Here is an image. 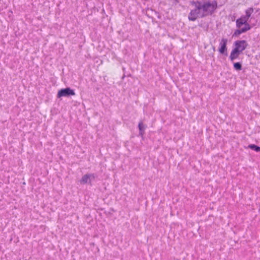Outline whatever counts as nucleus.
<instances>
[{"instance_id":"f257e3e1","label":"nucleus","mask_w":260,"mask_h":260,"mask_svg":"<svg viewBox=\"0 0 260 260\" xmlns=\"http://www.w3.org/2000/svg\"><path fill=\"white\" fill-rule=\"evenodd\" d=\"M197 6L199 7L203 14V16L212 13L217 7L216 3H205L197 2Z\"/></svg>"},{"instance_id":"f03ea898","label":"nucleus","mask_w":260,"mask_h":260,"mask_svg":"<svg viewBox=\"0 0 260 260\" xmlns=\"http://www.w3.org/2000/svg\"><path fill=\"white\" fill-rule=\"evenodd\" d=\"M195 9L191 10L188 15V19L191 21H194L199 17H203V14L201 13L199 7L197 6L196 3L195 4Z\"/></svg>"},{"instance_id":"7ed1b4c3","label":"nucleus","mask_w":260,"mask_h":260,"mask_svg":"<svg viewBox=\"0 0 260 260\" xmlns=\"http://www.w3.org/2000/svg\"><path fill=\"white\" fill-rule=\"evenodd\" d=\"M75 93L74 91L70 88H66L59 90L57 94L58 98L62 97L69 96L71 95H74Z\"/></svg>"},{"instance_id":"20e7f679","label":"nucleus","mask_w":260,"mask_h":260,"mask_svg":"<svg viewBox=\"0 0 260 260\" xmlns=\"http://www.w3.org/2000/svg\"><path fill=\"white\" fill-rule=\"evenodd\" d=\"M234 44V49L241 53L248 46V43L245 40L237 41L235 42Z\"/></svg>"},{"instance_id":"39448f33","label":"nucleus","mask_w":260,"mask_h":260,"mask_svg":"<svg viewBox=\"0 0 260 260\" xmlns=\"http://www.w3.org/2000/svg\"><path fill=\"white\" fill-rule=\"evenodd\" d=\"M94 178V176L93 174H86L84 175L80 180V183L82 184H85L86 183H90L92 179Z\"/></svg>"},{"instance_id":"423d86ee","label":"nucleus","mask_w":260,"mask_h":260,"mask_svg":"<svg viewBox=\"0 0 260 260\" xmlns=\"http://www.w3.org/2000/svg\"><path fill=\"white\" fill-rule=\"evenodd\" d=\"M247 21L248 20L244 16L241 17L236 21L237 26L238 28H240L242 25H244V27H246L247 25H249V24L247 23Z\"/></svg>"},{"instance_id":"0eeeda50","label":"nucleus","mask_w":260,"mask_h":260,"mask_svg":"<svg viewBox=\"0 0 260 260\" xmlns=\"http://www.w3.org/2000/svg\"><path fill=\"white\" fill-rule=\"evenodd\" d=\"M250 29V27L249 25H247L246 27H244L241 29H237L235 30L234 35V36H238L240 35L241 34L246 32V31L249 30Z\"/></svg>"},{"instance_id":"6e6552de","label":"nucleus","mask_w":260,"mask_h":260,"mask_svg":"<svg viewBox=\"0 0 260 260\" xmlns=\"http://www.w3.org/2000/svg\"><path fill=\"white\" fill-rule=\"evenodd\" d=\"M226 40L222 39L220 43L219 51L221 53H223L226 50Z\"/></svg>"},{"instance_id":"1a4fd4ad","label":"nucleus","mask_w":260,"mask_h":260,"mask_svg":"<svg viewBox=\"0 0 260 260\" xmlns=\"http://www.w3.org/2000/svg\"><path fill=\"white\" fill-rule=\"evenodd\" d=\"M241 52L238 51L237 50L234 49L231 53L230 58L233 61L234 60L237 59L239 56Z\"/></svg>"},{"instance_id":"9d476101","label":"nucleus","mask_w":260,"mask_h":260,"mask_svg":"<svg viewBox=\"0 0 260 260\" xmlns=\"http://www.w3.org/2000/svg\"><path fill=\"white\" fill-rule=\"evenodd\" d=\"M138 127L139 129V134L142 137H143V135L145 133L146 125H144L142 122H140L138 125Z\"/></svg>"},{"instance_id":"9b49d317","label":"nucleus","mask_w":260,"mask_h":260,"mask_svg":"<svg viewBox=\"0 0 260 260\" xmlns=\"http://www.w3.org/2000/svg\"><path fill=\"white\" fill-rule=\"evenodd\" d=\"M248 148L254 150L256 152H260V147L254 144H251L248 146Z\"/></svg>"},{"instance_id":"f8f14e48","label":"nucleus","mask_w":260,"mask_h":260,"mask_svg":"<svg viewBox=\"0 0 260 260\" xmlns=\"http://www.w3.org/2000/svg\"><path fill=\"white\" fill-rule=\"evenodd\" d=\"M253 12V10L251 9L247 10L246 11V15L244 17L248 20L251 16V13Z\"/></svg>"},{"instance_id":"ddd939ff","label":"nucleus","mask_w":260,"mask_h":260,"mask_svg":"<svg viewBox=\"0 0 260 260\" xmlns=\"http://www.w3.org/2000/svg\"><path fill=\"white\" fill-rule=\"evenodd\" d=\"M234 68L236 70L240 71L242 69V66L240 62H236L234 64Z\"/></svg>"}]
</instances>
